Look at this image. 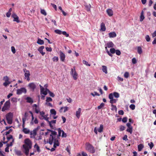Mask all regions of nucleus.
I'll use <instances>...</instances> for the list:
<instances>
[{"mask_svg":"<svg viewBox=\"0 0 156 156\" xmlns=\"http://www.w3.org/2000/svg\"><path fill=\"white\" fill-rule=\"evenodd\" d=\"M109 37L110 38H113L116 36V34L114 32H111L108 34Z\"/></svg>","mask_w":156,"mask_h":156,"instance_id":"13","label":"nucleus"},{"mask_svg":"<svg viewBox=\"0 0 156 156\" xmlns=\"http://www.w3.org/2000/svg\"><path fill=\"white\" fill-rule=\"evenodd\" d=\"M34 148H36L37 151L38 152H40L41 151V150L40 149L39 147L38 146L37 144H36L34 146Z\"/></svg>","mask_w":156,"mask_h":156,"instance_id":"27","label":"nucleus"},{"mask_svg":"<svg viewBox=\"0 0 156 156\" xmlns=\"http://www.w3.org/2000/svg\"><path fill=\"white\" fill-rule=\"evenodd\" d=\"M47 90L48 89L46 88L45 89V91H44H44H42L41 92V94H43L45 95H46L47 94L48 92V91Z\"/></svg>","mask_w":156,"mask_h":156,"instance_id":"36","label":"nucleus"},{"mask_svg":"<svg viewBox=\"0 0 156 156\" xmlns=\"http://www.w3.org/2000/svg\"><path fill=\"white\" fill-rule=\"evenodd\" d=\"M40 115L42 116V117L43 118L44 117V116H45V115H45V113L44 112L42 111V112H40Z\"/></svg>","mask_w":156,"mask_h":156,"instance_id":"64","label":"nucleus"},{"mask_svg":"<svg viewBox=\"0 0 156 156\" xmlns=\"http://www.w3.org/2000/svg\"><path fill=\"white\" fill-rule=\"evenodd\" d=\"M52 101V99L50 97H47L46 100V102H48L50 101Z\"/></svg>","mask_w":156,"mask_h":156,"instance_id":"43","label":"nucleus"},{"mask_svg":"<svg viewBox=\"0 0 156 156\" xmlns=\"http://www.w3.org/2000/svg\"><path fill=\"white\" fill-rule=\"evenodd\" d=\"M111 107H112L111 110L112 111L115 110V112L117 111V108L115 105H114L113 104L111 105Z\"/></svg>","mask_w":156,"mask_h":156,"instance_id":"30","label":"nucleus"},{"mask_svg":"<svg viewBox=\"0 0 156 156\" xmlns=\"http://www.w3.org/2000/svg\"><path fill=\"white\" fill-rule=\"evenodd\" d=\"M26 92L27 90L25 88L23 87L17 89L16 94H17L20 95L21 94L23 93H26Z\"/></svg>","mask_w":156,"mask_h":156,"instance_id":"7","label":"nucleus"},{"mask_svg":"<svg viewBox=\"0 0 156 156\" xmlns=\"http://www.w3.org/2000/svg\"><path fill=\"white\" fill-rule=\"evenodd\" d=\"M9 77L7 76H4L3 78V80L5 81H7V82H9Z\"/></svg>","mask_w":156,"mask_h":156,"instance_id":"46","label":"nucleus"},{"mask_svg":"<svg viewBox=\"0 0 156 156\" xmlns=\"http://www.w3.org/2000/svg\"><path fill=\"white\" fill-rule=\"evenodd\" d=\"M129 108L132 110H134L135 109V105L133 104H131L129 106Z\"/></svg>","mask_w":156,"mask_h":156,"instance_id":"45","label":"nucleus"},{"mask_svg":"<svg viewBox=\"0 0 156 156\" xmlns=\"http://www.w3.org/2000/svg\"><path fill=\"white\" fill-rule=\"evenodd\" d=\"M145 38L146 41L147 42H149L150 40V38L148 35H146Z\"/></svg>","mask_w":156,"mask_h":156,"instance_id":"52","label":"nucleus"},{"mask_svg":"<svg viewBox=\"0 0 156 156\" xmlns=\"http://www.w3.org/2000/svg\"><path fill=\"white\" fill-rule=\"evenodd\" d=\"M108 98L110 99L109 102L111 104L116 103L118 100L117 99H114V98L112 97V96L109 95Z\"/></svg>","mask_w":156,"mask_h":156,"instance_id":"9","label":"nucleus"},{"mask_svg":"<svg viewBox=\"0 0 156 156\" xmlns=\"http://www.w3.org/2000/svg\"><path fill=\"white\" fill-rule=\"evenodd\" d=\"M56 120H52L51 121H48V123L51 127H52L53 126L52 124H55L56 123Z\"/></svg>","mask_w":156,"mask_h":156,"instance_id":"22","label":"nucleus"},{"mask_svg":"<svg viewBox=\"0 0 156 156\" xmlns=\"http://www.w3.org/2000/svg\"><path fill=\"white\" fill-rule=\"evenodd\" d=\"M148 145L149 146L151 149L154 147V144L152 142H151L150 143H148Z\"/></svg>","mask_w":156,"mask_h":156,"instance_id":"48","label":"nucleus"},{"mask_svg":"<svg viewBox=\"0 0 156 156\" xmlns=\"http://www.w3.org/2000/svg\"><path fill=\"white\" fill-rule=\"evenodd\" d=\"M48 91V93L49 94L50 96L52 97H54L55 96V94H54L50 91L49 90H47Z\"/></svg>","mask_w":156,"mask_h":156,"instance_id":"38","label":"nucleus"},{"mask_svg":"<svg viewBox=\"0 0 156 156\" xmlns=\"http://www.w3.org/2000/svg\"><path fill=\"white\" fill-rule=\"evenodd\" d=\"M44 48V46H41L38 49V50L42 54V55L43 56L45 54V53L43 51V50Z\"/></svg>","mask_w":156,"mask_h":156,"instance_id":"12","label":"nucleus"},{"mask_svg":"<svg viewBox=\"0 0 156 156\" xmlns=\"http://www.w3.org/2000/svg\"><path fill=\"white\" fill-rule=\"evenodd\" d=\"M127 118L126 117H124L123 118L122 121L123 122L125 123L127 121Z\"/></svg>","mask_w":156,"mask_h":156,"instance_id":"63","label":"nucleus"},{"mask_svg":"<svg viewBox=\"0 0 156 156\" xmlns=\"http://www.w3.org/2000/svg\"><path fill=\"white\" fill-rule=\"evenodd\" d=\"M101 30L103 31L106 30L105 24L104 23H102L101 24Z\"/></svg>","mask_w":156,"mask_h":156,"instance_id":"17","label":"nucleus"},{"mask_svg":"<svg viewBox=\"0 0 156 156\" xmlns=\"http://www.w3.org/2000/svg\"><path fill=\"white\" fill-rule=\"evenodd\" d=\"M19 19V18L18 16L14 18V20H13V21H16L17 23H20V21Z\"/></svg>","mask_w":156,"mask_h":156,"instance_id":"40","label":"nucleus"},{"mask_svg":"<svg viewBox=\"0 0 156 156\" xmlns=\"http://www.w3.org/2000/svg\"><path fill=\"white\" fill-rule=\"evenodd\" d=\"M126 131L129 133L130 134H131L133 132V127H128V128L126 130Z\"/></svg>","mask_w":156,"mask_h":156,"instance_id":"34","label":"nucleus"},{"mask_svg":"<svg viewBox=\"0 0 156 156\" xmlns=\"http://www.w3.org/2000/svg\"><path fill=\"white\" fill-rule=\"evenodd\" d=\"M58 135L57 138L58 139L59 137L61 136V133H62L63 130H61L60 128L58 129Z\"/></svg>","mask_w":156,"mask_h":156,"instance_id":"31","label":"nucleus"},{"mask_svg":"<svg viewBox=\"0 0 156 156\" xmlns=\"http://www.w3.org/2000/svg\"><path fill=\"white\" fill-rule=\"evenodd\" d=\"M25 144L23 145V147L24 149V152L26 155L29 154V149L32 148V142L29 138H26L24 140Z\"/></svg>","mask_w":156,"mask_h":156,"instance_id":"2","label":"nucleus"},{"mask_svg":"<svg viewBox=\"0 0 156 156\" xmlns=\"http://www.w3.org/2000/svg\"><path fill=\"white\" fill-rule=\"evenodd\" d=\"M50 131L51 132V134L50 135L48 141L47 143H49L50 145L52 144L53 143V147H56L57 146H58L59 145L58 139L57 138H56L57 132L53 130H50Z\"/></svg>","mask_w":156,"mask_h":156,"instance_id":"1","label":"nucleus"},{"mask_svg":"<svg viewBox=\"0 0 156 156\" xmlns=\"http://www.w3.org/2000/svg\"><path fill=\"white\" fill-rule=\"evenodd\" d=\"M102 70L103 72L105 73L106 74L107 73V67L106 66H102Z\"/></svg>","mask_w":156,"mask_h":156,"instance_id":"28","label":"nucleus"},{"mask_svg":"<svg viewBox=\"0 0 156 156\" xmlns=\"http://www.w3.org/2000/svg\"><path fill=\"white\" fill-rule=\"evenodd\" d=\"M124 76L125 78H128L129 76V73L127 72H126L124 74Z\"/></svg>","mask_w":156,"mask_h":156,"instance_id":"53","label":"nucleus"},{"mask_svg":"<svg viewBox=\"0 0 156 156\" xmlns=\"http://www.w3.org/2000/svg\"><path fill=\"white\" fill-rule=\"evenodd\" d=\"M70 74L73 76V79L74 80H76L78 77V74L76 71L75 67H74L73 68H72L70 71Z\"/></svg>","mask_w":156,"mask_h":156,"instance_id":"5","label":"nucleus"},{"mask_svg":"<svg viewBox=\"0 0 156 156\" xmlns=\"http://www.w3.org/2000/svg\"><path fill=\"white\" fill-rule=\"evenodd\" d=\"M122 139L123 140H125L126 141L128 140L127 136V135H125L122 138Z\"/></svg>","mask_w":156,"mask_h":156,"instance_id":"62","label":"nucleus"},{"mask_svg":"<svg viewBox=\"0 0 156 156\" xmlns=\"http://www.w3.org/2000/svg\"><path fill=\"white\" fill-rule=\"evenodd\" d=\"M109 95L112 96V97L113 98L114 97L115 98H118L119 97V94L117 92H114L112 93H110Z\"/></svg>","mask_w":156,"mask_h":156,"instance_id":"10","label":"nucleus"},{"mask_svg":"<svg viewBox=\"0 0 156 156\" xmlns=\"http://www.w3.org/2000/svg\"><path fill=\"white\" fill-rule=\"evenodd\" d=\"M37 134V131L36 129H34L30 133V135H33V136H35Z\"/></svg>","mask_w":156,"mask_h":156,"instance_id":"26","label":"nucleus"},{"mask_svg":"<svg viewBox=\"0 0 156 156\" xmlns=\"http://www.w3.org/2000/svg\"><path fill=\"white\" fill-rule=\"evenodd\" d=\"M145 17L144 16V12L143 10L142 11L140 14V22H142L143 21V20L144 19Z\"/></svg>","mask_w":156,"mask_h":156,"instance_id":"19","label":"nucleus"},{"mask_svg":"<svg viewBox=\"0 0 156 156\" xmlns=\"http://www.w3.org/2000/svg\"><path fill=\"white\" fill-rule=\"evenodd\" d=\"M86 149L91 153H94L95 151L94 147L89 143H87L86 144Z\"/></svg>","mask_w":156,"mask_h":156,"instance_id":"3","label":"nucleus"},{"mask_svg":"<svg viewBox=\"0 0 156 156\" xmlns=\"http://www.w3.org/2000/svg\"><path fill=\"white\" fill-rule=\"evenodd\" d=\"M16 154L18 155H22L21 152L20 151H17L16 152Z\"/></svg>","mask_w":156,"mask_h":156,"instance_id":"54","label":"nucleus"},{"mask_svg":"<svg viewBox=\"0 0 156 156\" xmlns=\"http://www.w3.org/2000/svg\"><path fill=\"white\" fill-rule=\"evenodd\" d=\"M10 103L9 100L6 101L4 104L3 107L2 108V111L4 112L5 110H8L10 107Z\"/></svg>","mask_w":156,"mask_h":156,"instance_id":"6","label":"nucleus"},{"mask_svg":"<svg viewBox=\"0 0 156 156\" xmlns=\"http://www.w3.org/2000/svg\"><path fill=\"white\" fill-rule=\"evenodd\" d=\"M103 125L101 124L100 126V127L98 130L99 132L101 133L103 131Z\"/></svg>","mask_w":156,"mask_h":156,"instance_id":"33","label":"nucleus"},{"mask_svg":"<svg viewBox=\"0 0 156 156\" xmlns=\"http://www.w3.org/2000/svg\"><path fill=\"white\" fill-rule=\"evenodd\" d=\"M60 56L61 61L62 62H64L65 58V54L61 51H60Z\"/></svg>","mask_w":156,"mask_h":156,"instance_id":"11","label":"nucleus"},{"mask_svg":"<svg viewBox=\"0 0 156 156\" xmlns=\"http://www.w3.org/2000/svg\"><path fill=\"white\" fill-rule=\"evenodd\" d=\"M37 43L40 45H42L44 43V41L40 39H38L37 41Z\"/></svg>","mask_w":156,"mask_h":156,"instance_id":"23","label":"nucleus"},{"mask_svg":"<svg viewBox=\"0 0 156 156\" xmlns=\"http://www.w3.org/2000/svg\"><path fill=\"white\" fill-rule=\"evenodd\" d=\"M55 32L57 34H62V31L58 29L56 30H55Z\"/></svg>","mask_w":156,"mask_h":156,"instance_id":"41","label":"nucleus"},{"mask_svg":"<svg viewBox=\"0 0 156 156\" xmlns=\"http://www.w3.org/2000/svg\"><path fill=\"white\" fill-rule=\"evenodd\" d=\"M107 46L108 48H112L114 46V44L112 42H110L107 43Z\"/></svg>","mask_w":156,"mask_h":156,"instance_id":"24","label":"nucleus"},{"mask_svg":"<svg viewBox=\"0 0 156 156\" xmlns=\"http://www.w3.org/2000/svg\"><path fill=\"white\" fill-rule=\"evenodd\" d=\"M28 116V114L27 112H26L25 113L24 117L22 118V120H23V119H24V121H26V120L27 119V117Z\"/></svg>","mask_w":156,"mask_h":156,"instance_id":"37","label":"nucleus"},{"mask_svg":"<svg viewBox=\"0 0 156 156\" xmlns=\"http://www.w3.org/2000/svg\"><path fill=\"white\" fill-rule=\"evenodd\" d=\"M144 147V145L142 144H140L138 146V150L140 151Z\"/></svg>","mask_w":156,"mask_h":156,"instance_id":"32","label":"nucleus"},{"mask_svg":"<svg viewBox=\"0 0 156 156\" xmlns=\"http://www.w3.org/2000/svg\"><path fill=\"white\" fill-rule=\"evenodd\" d=\"M26 99L27 100V102L28 103H32L33 102V99L30 97H27Z\"/></svg>","mask_w":156,"mask_h":156,"instance_id":"21","label":"nucleus"},{"mask_svg":"<svg viewBox=\"0 0 156 156\" xmlns=\"http://www.w3.org/2000/svg\"><path fill=\"white\" fill-rule=\"evenodd\" d=\"M115 52L116 53V54L118 55H119L121 54L120 51L118 50H116Z\"/></svg>","mask_w":156,"mask_h":156,"instance_id":"55","label":"nucleus"},{"mask_svg":"<svg viewBox=\"0 0 156 156\" xmlns=\"http://www.w3.org/2000/svg\"><path fill=\"white\" fill-rule=\"evenodd\" d=\"M68 108L67 107H62L60 109H59V112L60 113L62 112H63V109H64L63 112H66V111H67L68 110Z\"/></svg>","mask_w":156,"mask_h":156,"instance_id":"14","label":"nucleus"},{"mask_svg":"<svg viewBox=\"0 0 156 156\" xmlns=\"http://www.w3.org/2000/svg\"><path fill=\"white\" fill-rule=\"evenodd\" d=\"M83 64L87 66H90V64H88V62L85 60H83Z\"/></svg>","mask_w":156,"mask_h":156,"instance_id":"44","label":"nucleus"},{"mask_svg":"<svg viewBox=\"0 0 156 156\" xmlns=\"http://www.w3.org/2000/svg\"><path fill=\"white\" fill-rule=\"evenodd\" d=\"M53 61L54 62H55H55L58 61V57L54 56L53 58Z\"/></svg>","mask_w":156,"mask_h":156,"instance_id":"57","label":"nucleus"},{"mask_svg":"<svg viewBox=\"0 0 156 156\" xmlns=\"http://www.w3.org/2000/svg\"><path fill=\"white\" fill-rule=\"evenodd\" d=\"M12 117L13 114L11 112H9L6 115V118L8 124H11L12 123Z\"/></svg>","mask_w":156,"mask_h":156,"instance_id":"4","label":"nucleus"},{"mask_svg":"<svg viewBox=\"0 0 156 156\" xmlns=\"http://www.w3.org/2000/svg\"><path fill=\"white\" fill-rule=\"evenodd\" d=\"M12 131V129H10L8 131L6 132L5 133V135L7 136Z\"/></svg>","mask_w":156,"mask_h":156,"instance_id":"59","label":"nucleus"},{"mask_svg":"<svg viewBox=\"0 0 156 156\" xmlns=\"http://www.w3.org/2000/svg\"><path fill=\"white\" fill-rule=\"evenodd\" d=\"M132 63L134 64H136L137 62L135 58H133L132 59Z\"/></svg>","mask_w":156,"mask_h":156,"instance_id":"50","label":"nucleus"},{"mask_svg":"<svg viewBox=\"0 0 156 156\" xmlns=\"http://www.w3.org/2000/svg\"><path fill=\"white\" fill-rule=\"evenodd\" d=\"M41 13L44 16H45L47 15V13L44 9H41Z\"/></svg>","mask_w":156,"mask_h":156,"instance_id":"42","label":"nucleus"},{"mask_svg":"<svg viewBox=\"0 0 156 156\" xmlns=\"http://www.w3.org/2000/svg\"><path fill=\"white\" fill-rule=\"evenodd\" d=\"M81 109L80 108H79L78 110L76 112V116L78 119L80 117V115L81 112Z\"/></svg>","mask_w":156,"mask_h":156,"instance_id":"15","label":"nucleus"},{"mask_svg":"<svg viewBox=\"0 0 156 156\" xmlns=\"http://www.w3.org/2000/svg\"><path fill=\"white\" fill-rule=\"evenodd\" d=\"M62 34L63 35H65L66 37H68L69 36V34H67L66 32L65 31L62 32Z\"/></svg>","mask_w":156,"mask_h":156,"instance_id":"49","label":"nucleus"},{"mask_svg":"<svg viewBox=\"0 0 156 156\" xmlns=\"http://www.w3.org/2000/svg\"><path fill=\"white\" fill-rule=\"evenodd\" d=\"M62 134L61 135V136L62 137H66L67 136L66 134L64 132V131H62Z\"/></svg>","mask_w":156,"mask_h":156,"instance_id":"56","label":"nucleus"},{"mask_svg":"<svg viewBox=\"0 0 156 156\" xmlns=\"http://www.w3.org/2000/svg\"><path fill=\"white\" fill-rule=\"evenodd\" d=\"M125 127L123 126H120L119 129L120 131H122L125 129Z\"/></svg>","mask_w":156,"mask_h":156,"instance_id":"61","label":"nucleus"},{"mask_svg":"<svg viewBox=\"0 0 156 156\" xmlns=\"http://www.w3.org/2000/svg\"><path fill=\"white\" fill-rule=\"evenodd\" d=\"M104 105H105V104L103 103H102L99 106H98V109H101L104 106Z\"/></svg>","mask_w":156,"mask_h":156,"instance_id":"39","label":"nucleus"},{"mask_svg":"<svg viewBox=\"0 0 156 156\" xmlns=\"http://www.w3.org/2000/svg\"><path fill=\"white\" fill-rule=\"evenodd\" d=\"M46 49L47 51L50 52H51L52 50V48L51 47H47L46 48Z\"/></svg>","mask_w":156,"mask_h":156,"instance_id":"60","label":"nucleus"},{"mask_svg":"<svg viewBox=\"0 0 156 156\" xmlns=\"http://www.w3.org/2000/svg\"><path fill=\"white\" fill-rule=\"evenodd\" d=\"M11 51L14 54L16 53V50L15 47L14 46H12Z\"/></svg>","mask_w":156,"mask_h":156,"instance_id":"58","label":"nucleus"},{"mask_svg":"<svg viewBox=\"0 0 156 156\" xmlns=\"http://www.w3.org/2000/svg\"><path fill=\"white\" fill-rule=\"evenodd\" d=\"M107 12L108 15L109 16H112L113 15V12L111 9H108L107 10Z\"/></svg>","mask_w":156,"mask_h":156,"instance_id":"16","label":"nucleus"},{"mask_svg":"<svg viewBox=\"0 0 156 156\" xmlns=\"http://www.w3.org/2000/svg\"><path fill=\"white\" fill-rule=\"evenodd\" d=\"M50 112L51 114L54 115H55L56 114V111L53 109H51Z\"/></svg>","mask_w":156,"mask_h":156,"instance_id":"35","label":"nucleus"},{"mask_svg":"<svg viewBox=\"0 0 156 156\" xmlns=\"http://www.w3.org/2000/svg\"><path fill=\"white\" fill-rule=\"evenodd\" d=\"M34 108V109L35 112L38 113L39 112V110L37 108V105L36 104H34L33 105Z\"/></svg>","mask_w":156,"mask_h":156,"instance_id":"20","label":"nucleus"},{"mask_svg":"<svg viewBox=\"0 0 156 156\" xmlns=\"http://www.w3.org/2000/svg\"><path fill=\"white\" fill-rule=\"evenodd\" d=\"M10 83L11 82L9 81H5V82L3 83V85L5 87H6L8 85H9Z\"/></svg>","mask_w":156,"mask_h":156,"instance_id":"47","label":"nucleus"},{"mask_svg":"<svg viewBox=\"0 0 156 156\" xmlns=\"http://www.w3.org/2000/svg\"><path fill=\"white\" fill-rule=\"evenodd\" d=\"M30 74L24 73V78L26 79L28 81H29L30 80Z\"/></svg>","mask_w":156,"mask_h":156,"instance_id":"18","label":"nucleus"},{"mask_svg":"<svg viewBox=\"0 0 156 156\" xmlns=\"http://www.w3.org/2000/svg\"><path fill=\"white\" fill-rule=\"evenodd\" d=\"M29 88L32 91H34L36 88V85L34 83H30L28 85Z\"/></svg>","mask_w":156,"mask_h":156,"instance_id":"8","label":"nucleus"},{"mask_svg":"<svg viewBox=\"0 0 156 156\" xmlns=\"http://www.w3.org/2000/svg\"><path fill=\"white\" fill-rule=\"evenodd\" d=\"M111 53L114 54L115 53V50L114 48H111L110 50Z\"/></svg>","mask_w":156,"mask_h":156,"instance_id":"51","label":"nucleus"},{"mask_svg":"<svg viewBox=\"0 0 156 156\" xmlns=\"http://www.w3.org/2000/svg\"><path fill=\"white\" fill-rule=\"evenodd\" d=\"M137 52L140 55L142 53V49L140 46H138L137 47Z\"/></svg>","mask_w":156,"mask_h":156,"instance_id":"25","label":"nucleus"},{"mask_svg":"<svg viewBox=\"0 0 156 156\" xmlns=\"http://www.w3.org/2000/svg\"><path fill=\"white\" fill-rule=\"evenodd\" d=\"M23 131L25 134H28L30 132L29 129L26 128H23Z\"/></svg>","mask_w":156,"mask_h":156,"instance_id":"29","label":"nucleus"}]
</instances>
